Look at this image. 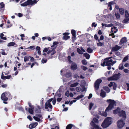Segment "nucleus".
Masks as SVG:
<instances>
[{"mask_svg": "<svg viewBox=\"0 0 129 129\" xmlns=\"http://www.w3.org/2000/svg\"><path fill=\"white\" fill-rule=\"evenodd\" d=\"M124 68L122 64H120L119 66V69L120 70H122Z\"/></svg>", "mask_w": 129, "mask_h": 129, "instance_id": "49", "label": "nucleus"}, {"mask_svg": "<svg viewBox=\"0 0 129 129\" xmlns=\"http://www.w3.org/2000/svg\"><path fill=\"white\" fill-rule=\"evenodd\" d=\"M62 98H58L57 99V101L58 102H59L62 100Z\"/></svg>", "mask_w": 129, "mask_h": 129, "instance_id": "63", "label": "nucleus"}, {"mask_svg": "<svg viewBox=\"0 0 129 129\" xmlns=\"http://www.w3.org/2000/svg\"><path fill=\"white\" fill-rule=\"evenodd\" d=\"M104 89L106 91L108 92L110 91V90L108 87H104Z\"/></svg>", "mask_w": 129, "mask_h": 129, "instance_id": "38", "label": "nucleus"}, {"mask_svg": "<svg viewBox=\"0 0 129 129\" xmlns=\"http://www.w3.org/2000/svg\"><path fill=\"white\" fill-rule=\"evenodd\" d=\"M6 97H9L11 96L10 93L9 92H6Z\"/></svg>", "mask_w": 129, "mask_h": 129, "instance_id": "44", "label": "nucleus"}, {"mask_svg": "<svg viewBox=\"0 0 129 129\" xmlns=\"http://www.w3.org/2000/svg\"><path fill=\"white\" fill-rule=\"evenodd\" d=\"M29 48L30 49H32L33 50L34 49H35V46H30L29 47L26 48V49H28Z\"/></svg>", "mask_w": 129, "mask_h": 129, "instance_id": "52", "label": "nucleus"}, {"mask_svg": "<svg viewBox=\"0 0 129 129\" xmlns=\"http://www.w3.org/2000/svg\"><path fill=\"white\" fill-rule=\"evenodd\" d=\"M117 19H119L120 17V15L118 13H115V14Z\"/></svg>", "mask_w": 129, "mask_h": 129, "instance_id": "42", "label": "nucleus"}, {"mask_svg": "<svg viewBox=\"0 0 129 129\" xmlns=\"http://www.w3.org/2000/svg\"><path fill=\"white\" fill-rule=\"evenodd\" d=\"M11 78H12V77L11 76V75H9L7 76H5V79H4L3 80H5L6 79H9Z\"/></svg>", "mask_w": 129, "mask_h": 129, "instance_id": "37", "label": "nucleus"}, {"mask_svg": "<svg viewBox=\"0 0 129 129\" xmlns=\"http://www.w3.org/2000/svg\"><path fill=\"white\" fill-rule=\"evenodd\" d=\"M125 17H129V15L127 11H125Z\"/></svg>", "mask_w": 129, "mask_h": 129, "instance_id": "43", "label": "nucleus"}, {"mask_svg": "<svg viewBox=\"0 0 129 129\" xmlns=\"http://www.w3.org/2000/svg\"><path fill=\"white\" fill-rule=\"evenodd\" d=\"M66 96L67 97H69L70 96V97H73L74 96V95L73 93L71 92L69 93V91H67L65 93Z\"/></svg>", "mask_w": 129, "mask_h": 129, "instance_id": "17", "label": "nucleus"}, {"mask_svg": "<svg viewBox=\"0 0 129 129\" xmlns=\"http://www.w3.org/2000/svg\"><path fill=\"white\" fill-rule=\"evenodd\" d=\"M92 121H93L94 123L95 124H96V123H99L98 120L95 117L93 118Z\"/></svg>", "mask_w": 129, "mask_h": 129, "instance_id": "31", "label": "nucleus"}, {"mask_svg": "<svg viewBox=\"0 0 129 129\" xmlns=\"http://www.w3.org/2000/svg\"><path fill=\"white\" fill-rule=\"evenodd\" d=\"M79 84V83L78 82H76L74 83L71 84L70 85V87H75L77 86Z\"/></svg>", "mask_w": 129, "mask_h": 129, "instance_id": "32", "label": "nucleus"}, {"mask_svg": "<svg viewBox=\"0 0 129 129\" xmlns=\"http://www.w3.org/2000/svg\"><path fill=\"white\" fill-rule=\"evenodd\" d=\"M30 4L29 3H28L27 1L24 3L23 4H21V6H26L27 5Z\"/></svg>", "mask_w": 129, "mask_h": 129, "instance_id": "29", "label": "nucleus"}, {"mask_svg": "<svg viewBox=\"0 0 129 129\" xmlns=\"http://www.w3.org/2000/svg\"><path fill=\"white\" fill-rule=\"evenodd\" d=\"M33 118L34 119L37 121L39 122L41 120L39 118L37 117L34 116L33 117Z\"/></svg>", "mask_w": 129, "mask_h": 129, "instance_id": "34", "label": "nucleus"}, {"mask_svg": "<svg viewBox=\"0 0 129 129\" xmlns=\"http://www.w3.org/2000/svg\"><path fill=\"white\" fill-rule=\"evenodd\" d=\"M97 46H102L103 44V43H102L100 42L97 43Z\"/></svg>", "mask_w": 129, "mask_h": 129, "instance_id": "59", "label": "nucleus"}, {"mask_svg": "<svg viewBox=\"0 0 129 129\" xmlns=\"http://www.w3.org/2000/svg\"><path fill=\"white\" fill-rule=\"evenodd\" d=\"M118 115L120 117H123L124 118L126 117L125 112V111L123 110L120 111Z\"/></svg>", "mask_w": 129, "mask_h": 129, "instance_id": "9", "label": "nucleus"}, {"mask_svg": "<svg viewBox=\"0 0 129 129\" xmlns=\"http://www.w3.org/2000/svg\"><path fill=\"white\" fill-rule=\"evenodd\" d=\"M111 30L112 32H114V33H116L117 31L116 27H113L111 28Z\"/></svg>", "mask_w": 129, "mask_h": 129, "instance_id": "24", "label": "nucleus"}, {"mask_svg": "<svg viewBox=\"0 0 129 129\" xmlns=\"http://www.w3.org/2000/svg\"><path fill=\"white\" fill-rule=\"evenodd\" d=\"M4 34L3 33H1L0 34V38L3 40H6L7 38L6 37H4Z\"/></svg>", "mask_w": 129, "mask_h": 129, "instance_id": "33", "label": "nucleus"}, {"mask_svg": "<svg viewBox=\"0 0 129 129\" xmlns=\"http://www.w3.org/2000/svg\"><path fill=\"white\" fill-rule=\"evenodd\" d=\"M93 105V104L92 103H91L89 105V110H91Z\"/></svg>", "mask_w": 129, "mask_h": 129, "instance_id": "45", "label": "nucleus"}, {"mask_svg": "<svg viewBox=\"0 0 129 129\" xmlns=\"http://www.w3.org/2000/svg\"><path fill=\"white\" fill-rule=\"evenodd\" d=\"M29 57L28 56H25L24 57V61L25 62H26L28 61L29 59Z\"/></svg>", "mask_w": 129, "mask_h": 129, "instance_id": "36", "label": "nucleus"}, {"mask_svg": "<svg viewBox=\"0 0 129 129\" xmlns=\"http://www.w3.org/2000/svg\"><path fill=\"white\" fill-rule=\"evenodd\" d=\"M77 51L80 54H83V52L81 51V50L79 48H77Z\"/></svg>", "mask_w": 129, "mask_h": 129, "instance_id": "41", "label": "nucleus"}, {"mask_svg": "<svg viewBox=\"0 0 129 129\" xmlns=\"http://www.w3.org/2000/svg\"><path fill=\"white\" fill-rule=\"evenodd\" d=\"M102 81V80L99 79L97 80L94 83V87L95 90L98 89L100 84L101 82Z\"/></svg>", "mask_w": 129, "mask_h": 129, "instance_id": "5", "label": "nucleus"}, {"mask_svg": "<svg viewBox=\"0 0 129 129\" xmlns=\"http://www.w3.org/2000/svg\"><path fill=\"white\" fill-rule=\"evenodd\" d=\"M82 63L84 64L85 65L87 64L86 61L85 60H83L82 61Z\"/></svg>", "mask_w": 129, "mask_h": 129, "instance_id": "58", "label": "nucleus"}, {"mask_svg": "<svg viewBox=\"0 0 129 129\" xmlns=\"http://www.w3.org/2000/svg\"><path fill=\"white\" fill-rule=\"evenodd\" d=\"M82 98V97H76V98H74L75 100H73L72 101L73 103H75L76 102L77 100H79Z\"/></svg>", "mask_w": 129, "mask_h": 129, "instance_id": "39", "label": "nucleus"}, {"mask_svg": "<svg viewBox=\"0 0 129 129\" xmlns=\"http://www.w3.org/2000/svg\"><path fill=\"white\" fill-rule=\"evenodd\" d=\"M116 3L114 1H112L109 2V5H113L114 4H115Z\"/></svg>", "mask_w": 129, "mask_h": 129, "instance_id": "56", "label": "nucleus"}, {"mask_svg": "<svg viewBox=\"0 0 129 129\" xmlns=\"http://www.w3.org/2000/svg\"><path fill=\"white\" fill-rule=\"evenodd\" d=\"M49 47H48L47 48H45L43 50V52H46L48 50H49Z\"/></svg>", "mask_w": 129, "mask_h": 129, "instance_id": "50", "label": "nucleus"}, {"mask_svg": "<svg viewBox=\"0 0 129 129\" xmlns=\"http://www.w3.org/2000/svg\"><path fill=\"white\" fill-rule=\"evenodd\" d=\"M71 33L73 36V38H75L76 37V32L74 30H71Z\"/></svg>", "mask_w": 129, "mask_h": 129, "instance_id": "28", "label": "nucleus"}, {"mask_svg": "<svg viewBox=\"0 0 129 129\" xmlns=\"http://www.w3.org/2000/svg\"><path fill=\"white\" fill-rule=\"evenodd\" d=\"M27 118L30 121H32L33 118L30 115H28L27 117Z\"/></svg>", "mask_w": 129, "mask_h": 129, "instance_id": "62", "label": "nucleus"}, {"mask_svg": "<svg viewBox=\"0 0 129 129\" xmlns=\"http://www.w3.org/2000/svg\"><path fill=\"white\" fill-rule=\"evenodd\" d=\"M107 102L109 103V104L108 107L106 108L105 112L102 113V115L105 116L106 117L107 115V114L106 112H108L110 110H111L113 109L114 107V104L115 102L114 100L109 99L107 100Z\"/></svg>", "mask_w": 129, "mask_h": 129, "instance_id": "1", "label": "nucleus"}, {"mask_svg": "<svg viewBox=\"0 0 129 129\" xmlns=\"http://www.w3.org/2000/svg\"><path fill=\"white\" fill-rule=\"evenodd\" d=\"M119 12L121 15H123L124 13V10L122 8H120L119 9Z\"/></svg>", "mask_w": 129, "mask_h": 129, "instance_id": "23", "label": "nucleus"}, {"mask_svg": "<svg viewBox=\"0 0 129 129\" xmlns=\"http://www.w3.org/2000/svg\"><path fill=\"white\" fill-rule=\"evenodd\" d=\"M84 55L86 58L87 59H89V55L87 53H85L84 54Z\"/></svg>", "mask_w": 129, "mask_h": 129, "instance_id": "51", "label": "nucleus"}, {"mask_svg": "<svg viewBox=\"0 0 129 129\" xmlns=\"http://www.w3.org/2000/svg\"><path fill=\"white\" fill-rule=\"evenodd\" d=\"M47 59H42L41 60V61L43 63H46L47 62Z\"/></svg>", "mask_w": 129, "mask_h": 129, "instance_id": "55", "label": "nucleus"}, {"mask_svg": "<svg viewBox=\"0 0 129 129\" xmlns=\"http://www.w3.org/2000/svg\"><path fill=\"white\" fill-rule=\"evenodd\" d=\"M73 126V125L72 124H69L66 126V129H71Z\"/></svg>", "mask_w": 129, "mask_h": 129, "instance_id": "25", "label": "nucleus"}, {"mask_svg": "<svg viewBox=\"0 0 129 129\" xmlns=\"http://www.w3.org/2000/svg\"><path fill=\"white\" fill-rule=\"evenodd\" d=\"M117 123V126L119 128H121L123 127L125 124L124 122L123 121L122 119L119 120Z\"/></svg>", "mask_w": 129, "mask_h": 129, "instance_id": "7", "label": "nucleus"}, {"mask_svg": "<svg viewBox=\"0 0 129 129\" xmlns=\"http://www.w3.org/2000/svg\"><path fill=\"white\" fill-rule=\"evenodd\" d=\"M123 23H127L129 22V17H125V19L123 21Z\"/></svg>", "mask_w": 129, "mask_h": 129, "instance_id": "20", "label": "nucleus"}, {"mask_svg": "<svg viewBox=\"0 0 129 129\" xmlns=\"http://www.w3.org/2000/svg\"><path fill=\"white\" fill-rule=\"evenodd\" d=\"M28 104V105H29V107L30 108H32V109H34V107L33 106L31 105V104L30 103H29Z\"/></svg>", "mask_w": 129, "mask_h": 129, "instance_id": "61", "label": "nucleus"}, {"mask_svg": "<svg viewBox=\"0 0 129 129\" xmlns=\"http://www.w3.org/2000/svg\"><path fill=\"white\" fill-rule=\"evenodd\" d=\"M128 59V57L126 56L124 57L122 60L123 62H124L127 61Z\"/></svg>", "mask_w": 129, "mask_h": 129, "instance_id": "57", "label": "nucleus"}, {"mask_svg": "<svg viewBox=\"0 0 129 129\" xmlns=\"http://www.w3.org/2000/svg\"><path fill=\"white\" fill-rule=\"evenodd\" d=\"M110 117H107L106 118L102 123V126L103 128H106L110 125L112 123L110 120Z\"/></svg>", "mask_w": 129, "mask_h": 129, "instance_id": "3", "label": "nucleus"}, {"mask_svg": "<svg viewBox=\"0 0 129 129\" xmlns=\"http://www.w3.org/2000/svg\"><path fill=\"white\" fill-rule=\"evenodd\" d=\"M53 100V98H51L50 99H49V100H48L47 101V103H48L49 104V105H50V104H51L50 103V102H51L52 101V100Z\"/></svg>", "mask_w": 129, "mask_h": 129, "instance_id": "46", "label": "nucleus"}, {"mask_svg": "<svg viewBox=\"0 0 129 129\" xmlns=\"http://www.w3.org/2000/svg\"><path fill=\"white\" fill-rule=\"evenodd\" d=\"M106 93L103 90H102L101 91L100 93L101 96L102 97H105L106 96Z\"/></svg>", "mask_w": 129, "mask_h": 129, "instance_id": "22", "label": "nucleus"}, {"mask_svg": "<svg viewBox=\"0 0 129 129\" xmlns=\"http://www.w3.org/2000/svg\"><path fill=\"white\" fill-rule=\"evenodd\" d=\"M61 90L60 88L58 90L57 92L55 94L56 96H58V97H60L61 96V94L60 93V91H61Z\"/></svg>", "mask_w": 129, "mask_h": 129, "instance_id": "21", "label": "nucleus"}, {"mask_svg": "<svg viewBox=\"0 0 129 129\" xmlns=\"http://www.w3.org/2000/svg\"><path fill=\"white\" fill-rule=\"evenodd\" d=\"M55 97H54L55 98ZM52 102L53 104V105H55L56 102V100L55 98L53 99V100L52 101Z\"/></svg>", "mask_w": 129, "mask_h": 129, "instance_id": "54", "label": "nucleus"}, {"mask_svg": "<svg viewBox=\"0 0 129 129\" xmlns=\"http://www.w3.org/2000/svg\"><path fill=\"white\" fill-rule=\"evenodd\" d=\"M38 123L35 122L30 124L29 126V128L31 129L33 128L36 127L38 124Z\"/></svg>", "mask_w": 129, "mask_h": 129, "instance_id": "10", "label": "nucleus"}, {"mask_svg": "<svg viewBox=\"0 0 129 129\" xmlns=\"http://www.w3.org/2000/svg\"><path fill=\"white\" fill-rule=\"evenodd\" d=\"M121 48V47H120L116 45L113 47L112 50L113 51H115L119 50Z\"/></svg>", "mask_w": 129, "mask_h": 129, "instance_id": "11", "label": "nucleus"}, {"mask_svg": "<svg viewBox=\"0 0 129 129\" xmlns=\"http://www.w3.org/2000/svg\"><path fill=\"white\" fill-rule=\"evenodd\" d=\"M34 110V109H32V108H29L28 111L31 114H33V110Z\"/></svg>", "mask_w": 129, "mask_h": 129, "instance_id": "30", "label": "nucleus"}, {"mask_svg": "<svg viewBox=\"0 0 129 129\" xmlns=\"http://www.w3.org/2000/svg\"><path fill=\"white\" fill-rule=\"evenodd\" d=\"M1 99L5 101H7L8 100V97H1Z\"/></svg>", "mask_w": 129, "mask_h": 129, "instance_id": "47", "label": "nucleus"}, {"mask_svg": "<svg viewBox=\"0 0 129 129\" xmlns=\"http://www.w3.org/2000/svg\"><path fill=\"white\" fill-rule=\"evenodd\" d=\"M90 124L91 125V129H102L100 127L99 125L95 124L93 121H91L90 123Z\"/></svg>", "mask_w": 129, "mask_h": 129, "instance_id": "4", "label": "nucleus"}, {"mask_svg": "<svg viewBox=\"0 0 129 129\" xmlns=\"http://www.w3.org/2000/svg\"><path fill=\"white\" fill-rule=\"evenodd\" d=\"M76 90L77 91L79 92L81 91V89L80 87H78L76 88Z\"/></svg>", "mask_w": 129, "mask_h": 129, "instance_id": "48", "label": "nucleus"}, {"mask_svg": "<svg viewBox=\"0 0 129 129\" xmlns=\"http://www.w3.org/2000/svg\"><path fill=\"white\" fill-rule=\"evenodd\" d=\"M115 54L117 56H120L121 54L119 52H116L115 53Z\"/></svg>", "mask_w": 129, "mask_h": 129, "instance_id": "53", "label": "nucleus"}, {"mask_svg": "<svg viewBox=\"0 0 129 129\" xmlns=\"http://www.w3.org/2000/svg\"><path fill=\"white\" fill-rule=\"evenodd\" d=\"M16 45L15 43L14 42H11L9 43L8 45V47L13 46Z\"/></svg>", "mask_w": 129, "mask_h": 129, "instance_id": "26", "label": "nucleus"}, {"mask_svg": "<svg viewBox=\"0 0 129 129\" xmlns=\"http://www.w3.org/2000/svg\"><path fill=\"white\" fill-rule=\"evenodd\" d=\"M119 75L118 74H115L110 77L108 78V80L109 81L112 80H117L119 78Z\"/></svg>", "mask_w": 129, "mask_h": 129, "instance_id": "6", "label": "nucleus"}, {"mask_svg": "<svg viewBox=\"0 0 129 129\" xmlns=\"http://www.w3.org/2000/svg\"><path fill=\"white\" fill-rule=\"evenodd\" d=\"M71 68L73 70H76L77 68V66L76 64L74 62L72 63L71 66Z\"/></svg>", "mask_w": 129, "mask_h": 129, "instance_id": "12", "label": "nucleus"}, {"mask_svg": "<svg viewBox=\"0 0 129 129\" xmlns=\"http://www.w3.org/2000/svg\"><path fill=\"white\" fill-rule=\"evenodd\" d=\"M114 58L112 57L105 59L104 60V61L103 63L101 64L102 66L104 67L105 65L110 66H113V64L116 62V61H114Z\"/></svg>", "mask_w": 129, "mask_h": 129, "instance_id": "2", "label": "nucleus"}, {"mask_svg": "<svg viewBox=\"0 0 129 129\" xmlns=\"http://www.w3.org/2000/svg\"><path fill=\"white\" fill-rule=\"evenodd\" d=\"M81 68L84 71L86 70L87 69V68L86 67L83 66H82L81 67Z\"/></svg>", "mask_w": 129, "mask_h": 129, "instance_id": "64", "label": "nucleus"}, {"mask_svg": "<svg viewBox=\"0 0 129 129\" xmlns=\"http://www.w3.org/2000/svg\"><path fill=\"white\" fill-rule=\"evenodd\" d=\"M121 109L119 107H117L116 109L114 110L113 111V113L114 114H119L120 111L121 110Z\"/></svg>", "mask_w": 129, "mask_h": 129, "instance_id": "15", "label": "nucleus"}, {"mask_svg": "<svg viewBox=\"0 0 129 129\" xmlns=\"http://www.w3.org/2000/svg\"><path fill=\"white\" fill-rule=\"evenodd\" d=\"M72 74V73L71 72H69L67 73L64 76L66 77L69 78L71 76Z\"/></svg>", "mask_w": 129, "mask_h": 129, "instance_id": "19", "label": "nucleus"}, {"mask_svg": "<svg viewBox=\"0 0 129 129\" xmlns=\"http://www.w3.org/2000/svg\"><path fill=\"white\" fill-rule=\"evenodd\" d=\"M97 25V24H96L95 22H93L92 23V26L95 27Z\"/></svg>", "mask_w": 129, "mask_h": 129, "instance_id": "60", "label": "nucleus"}, {"mask_svg": "<svg viewBox=\"0 0 129 129\" xmlns=\"http://www.w3.org/2000/svg\"><path fill=\"white\" fill-rule=\"evenodd\" d=\"M17 109L20 111H24V109L21 107H19L17 108Z\"/></svg>", "mask_w": 129, "mask_h": 129, "instance_id": "35", "label": "nucleus"}, {"mask_svg": "<svg viewBox=\"0 0 129 129\" xmlns=\"http://www.w3.org/2000/svg\"><path fill=\"white\" fill-rule=\"evenodd\" d=\"M70 33H64L63 35H64L63 39L65 40H66L70 38V36H68Z\"/></svg>", "mask_w": 129, "mask_h": 129, "instance_id": "13", "label": "nucleus"}, {"mask_svg": "<svg viewBox=\"0 0 129 129\" xmlns=\"http://www.w3.org/2000/svg\"><path fill=\"white\" fill-rule=\"evenodd\" d=\"M51 47L52 48L53 47L52 49L51 50H49L47 52L48 54H49L51 53V55H53L56 52L54 50V49L56 48V46H51Z\"/></svg>", "mask_w": 129, "mask_h": 129, "instance_id": "8", "label": "nucleus"}, {"mask_svg": "<svg viewBox=\"0 0 129 129\" xmlns=\"http://www.w3.org/2000/svg\"><path fill=\"white\" fill-rule=\"evenodd\" d=\"M50 105L51 106L49 103L46 102L45 103V108L46 109H48V108H49L50 109H52V106L51 104H50Z\"/></svg>", "mask_w": 129, "mask_h": 129, "instance_id": "14", "label": "nucleus"}, {"mask_svg": "<svg viewBox=\"0 0 129 129\" xmlns=\"http://www.w3.org/2000/svg\"><path fill=\"white\" fill-rule=\"evenodd\" d=\"M127 41L126 38V37H124L122 38L120 42V44L121 45L123 43H126Z\"/></svg>", "mask_w": 129, "mask_h": 129, "instance_id": "16", "label": "nucleus"}, {"mask_svg": "<svg viewBox=\"0 0 129 129\" xmlns=\"http://www.w3.org/2000/svg\"><path fill=\"white\" fill-rule=\"evenodd\" d=\"M27 2L30 4H31L33 3H36L37 2L36 0H34L33 1L32 0H27Z\"/></svg>", "mask_w": 129, "mask_h": 129, "instance_id": "27", "label": "nucleus"}, {"mask_svg": "<svg viewBox=\"0 0 129 129\" xmlns=\"http://www.w3.org/2000/svg\"><path fill=\"white\" fill-rule=\"evenodd\" d=\"M112 86L113 87V89L114 90H116L117 87V85L114 82H113Z\"/></svg>", "mask_w": 129, "mask_h": 129, "instance_id": "40", "label": "nucleus"}, {"mask_svg": "<svg viewBox=\"0 0 129 129\" xmlns=\"http://www.w3.org/2000/svg\"><path fill=\"white\" fill-rule=\"evenodd\" d=\"M102 25L103 26H105L107 27H111L113 25V24L112 23L107 24L102 23Z\"/></svg>", "mask_w": 129, "mask_h": 129, "instance_id": "18", "label": "nucleus"}]
</instances>
